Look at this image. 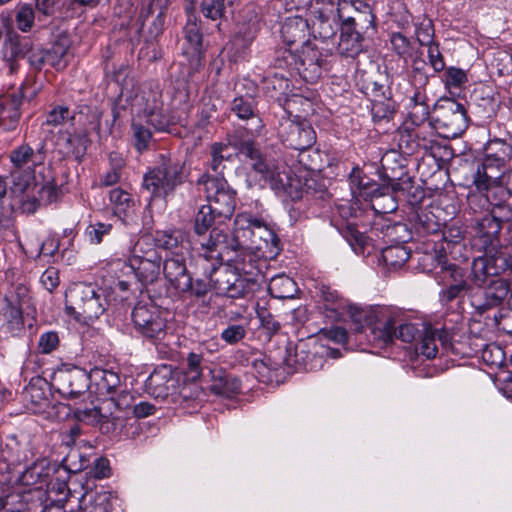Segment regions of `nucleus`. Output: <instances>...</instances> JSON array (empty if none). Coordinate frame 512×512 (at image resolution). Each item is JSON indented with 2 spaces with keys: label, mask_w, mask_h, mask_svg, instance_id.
I'll list each match as a JSON object with an SVG mask.
<instances>
[{
  "label": "nucleus",
  "mask_w": 512,
  "mask_h": 512,
  "mask_svg": "<svg viewBox=\"0 0 512 512\" xmlns=\"http://www.w3.org/2000/svg\"><path fill=\"white\" fill-rule=\"evenodd\" d=\"M234 246L257 252L264 260H272L281 251L280 240L271 226L251 213H240L234 220Z\"/></svg>",
  "instance_id": "f257e3e1"
},
{
  "label": "nucleus",
  "mask_w": 512,
  "mask_h": 512,
  "mask_svg": "<svg viewBox=\"0 0 512 512\" xmlns=\"http://www.w3.org/2000/svg\"><path fill=\"white\" fill-rule=\"evenodd\" d=\"M108 306L106 291L91 284H74L66 293L67 313L86 325L97 320Z\"/></svg>",
  "instance_id": "f03ea898"
},
{
  "label": "nucleus",
  "mask_w": 512,
  "mask_h": 512,
  "mask_svg": "<svg viewBox=\"0 0 512 512\" xmlns=\"http://www.w3.org/2000/svg\"><path fill=\"white\" fill-rule=\"evenodd\" d=\"M187 179L184 162L160 155L157 164L143 176L142 187L151 198L166 199Z\"/></svg>",
  "instance_id": "7ed1b4c3"
},
{
  "label": "nucleus",
  "mask_w": 512,
  "mask_h": 512,
  "mask_svg": "<svg viewBox=\"0 0 512 512\" xmlns=\"http://www.w3.org/2000/svg\"><path fill=\"white\" fill-rule=\"evenodd\" d=\"M229 144L238 150L239 154L251 161L252 169L259 173L272 189L285 190L290 185V176L286 165L265 158L252 138L235 134Z\"/></svg>",
  "instance_id": "20e7f679"
},
{
  "label": "nucleus",
  "mask_w": 512,
  "mask_h": 512,
  "mask_svg": "<svg viewBox=\"0 0 512 512\" xmlns=\"http://www.w3.org/2000/svg\"><path fill=\"white\" fill-rule=\"evenodd\" d=\"M233 242L234 233L229 235L228 232L219 228H212L208 235L206 233L197 235L199 245L196 248L197 269H202L206 276L216 273L222 262L227 261L228 256L238 248L233 245Z\"/></svg>",
  "instance_id": "39448f33"
},
{
  "label": "nucleus",
  "mask_w": 512,
  "mask_h": 512,
  "mask_svg": "<svg viewBox=\"0 0 512 512\" xmlns=\"http://www.w3.org/2000/svg\"><path fill=\"white\" fill-rule=\"evenodd\" d=\"M13 168L10 171L12 178V190L14 193L30 196V190L37 188L35 184V167L45 161L44 146L34 150L28 144L16 147L10 153Z\"/></svg>",
  "instance_id": "423d86ee"
},
{
  "label": "nucleus",
  "mask_w": 512,
  "mask_h": 512,
  "mask_svg": "<svg viewBox=\"0 0 512 512\" xmlns=\"http://www.w3.org/2000/svg\"><path fill=\"white\" fill-rule=\"evenodd\" d=\"M355 321L364 318L365 325L357 328L364 332L371 344L378 348H384L395 340L397 315L387 308H376L369 312L353 314Z\"/></svg>",
  "instance_id": "0eeeda50"
},
{
  "label": "nucleus",
  "mask_w": 512,
  "mask_h": 512,
  "mask_svg": "<svg viewBox=\"0 0 512 512\" xmlns=\"http://www.w3.org/2000/svg\"><path fill=\"white\" fill-rule=\"evenodd\" d=\"M428 127L443 138L453 139L460 136L468 127L465 106L454 99H441L435 107V116Z\"/></svg>",
  "instance_id": "6e6552de"
},
{
  "label": "nucleus",
  "mask_w": 512,
  "mask_h": 512,
  "mask_svg": "<svg viewBox=\"0 0 512 512\" xmlns=\"http://www.w3.org/2000/svg\"><path fill=\"white\" fill-rule=\"evenodd\" d=\"M3 60L8 63L10 73L17 70V59L26 57L30 68L41 71L47 63V54L44 49L34 47L30 40L23 39L14 30L7 31L2 47Z\"/></svg>",
  "instance_id": "1a4fd4ad"
},
{
  "label": "nucleus",
  "mask_w": 512,
  "mask_h": 512,
  "mask_svg": "<svg viewBox=\"0 0 512 512\" xmlns=\"http://www.w3.org/2000/svg\"><path fill=\"white\" fill-rule=\"evenodd\" d=\"M183 32L182 55L185 58V62L181 63V67L183 77L189 82L193 81L196 74L203 68L205 55L203 34L194 15L188 16Z\"/></svg>",
  "instance_id": "9d476101"
},
{
  "label": "nucleus",
  "mask_w": 512,
  "mask_h": 512,
  "mask_svg": "<svg viewBox=\"0 0 512 512\" xmlns=\"http://www.w3.org/2000/svg\"><path fill=\"white\" fill-rule=\"evenodd\" d=\"M198 186L203 187L208 205L218 214V218H230L235 210V192L220 175H202Z\"/></svg>",
  "instance_id": "9b49d317"
},
{
  "label": "nucleus",
  "mask_w": 512,
  "mask_h": 512,
  "mask_svg": "<svg viewBox=\"0 0 512 512\" xmlns=\"http://www.w3.org/2000/svg\"><path fill=\"white\" fill-rule=\"evenodd\" d=\"M364 7V12L358 13L357 17L343 16L340 27V41L338 51L341 55L354 58L363 50V37L357 27L368 28L374 23V15L367 3H359Z\"/></svg>",
  "instance_id": "f8f14e48"
},
{
  "label": "nucleus",
  "mask_w": 512,
  "mask_h": 512,
  "mask_svg": "<svg viewBox=\"0 0 512 512\" xmlns=\"http://www.w3.org/2000/svg\"><path fill=\"white\" fill-rule=\"evenodd\" d=\"M131 316L136 332L143 338L161 340L166 335L167 321L157 306L138 303Z\"/></svg>",
  "instance_id": "ddd939ff"
},
{
  "label": "nucleus",
  "mask_w": 512,
  "mask_h": 512,
  "mask_svg": "<svg viewBox=\"0 0 512 512\" xmlns=\"http://www.w3.org/2000/svg\"><path fill=\"white\" fill-rule=\"evenodd\" d=\"M213 289L218 295L237 299L252 295L259 287L255 278L245 277L230 268L217 270Z\"/></svg>",
  "instance_id": "4468645a"
},
{
  "label": "nucleus",
  "mask_w": 512,
  "mask_h": 512,
  "mask_svg": "<svg viewBox=\"0 0 512 512\" xmlns=\"http://www.w3.org/2000/svg\"><path fill=\"white\" fill-rule=\"evenodd\" d=\"M322 61L317 50H311V55L301 50V55L297 56L291 49H285L278 52L275 66L280 69H296L304 78L313 80L321 75Z\"/></svg>",
  "instance_id": "2eb2a0df"
},
{
  "label": "nucleus",
  "mask_w": 512,
  "mask_h": 512,
  "mask_svg": "<svg viewBox=\"0 0 512 512\" xmlns=\"http://www.w3.org/2000/svg\"><path fill=\"white\" fill-rule=\"evenodd\" d=\"M89 383L86 371L76 366L58 369L52 378L54 389L67 399H75L84 394Z\"/></svg>",
  "instance_id": "dca6fc26"
},
{
  "label": "nucleus",
  "mask_w": 512,
  "mask_h": 512,
  "mask_svg": "<svg viewBox=\"0 0 512 512\" xmlns=\"http://www.w3.org/2000/svg\"><path fill=\"white\" fill-rule=\"evenodd\" d=\"M279 137L284 145L295 150H306L316 142V133L307 120L287 118L280 123Z\"/></svg>",
  "instance_id": "f3484780"
},
{
  "label": "nucleus",
  "mask_w": 512,
  "mask_h": 512,
  "mask_svg": "<svg viewBox=\"0 0 512 512\" xmlns=\"http://www.w3.org/2000/svg\"><path fill=\"white\" fill-rule=\"evenodd\" d=\"M508 259L502 251H484V255L473 260L471 281L477 287H483L508 268Z\"/></svg>",
  "instance_id": "a211bd4d"
},
{
  "label": "nucleus",
  "mask_w": 512,
  "mask_h": 512,
  "mask_svg": "<svg viewBox=\"0 0 512 512\" xmlns=\"http://www.w3.org/2000/svg\"><path fill=\"white\" fill-rule=\"evenodd\" d=\"M179 377L170 365H159L146 380V389L155 398L165 399L176 394L182 395L179 390Z\"/></svg>",
  "instance_id": "6ab92c4d"
},
{
  "label": "nucleus",
  "mask_w": 512,
  "mask_h": 512,
  "mask_svg": "<svg viewBox=\"0 0 512 512\" xmlns=\"http://www.w3.org/2000/svg\"><path fill=\"white\" fill-rule=\"evenodd\" d=\"M429 131L424 128L409 127L405 125L397 131L398 147L403 154L413 155L421 150L428 151L435 142L434 132L431 127Z\"/></svg>",
  "instance_id": "aec40b11"
},
{
  "label": "nucleus",
  "mask_w": 512,
  "mask_h": 512,
  "mask_svg": "<svg viewBox=\"0 0 512 512\" xmlns=\"http://www.w3.org/2000/svg\"><path fill=\"white\" fill-rule=\"evenodd\" d=\"M502 226L489 214L475 220L473 245L483 251H499Z\"/></svg>",
  "instance_id": "412c9836"
},
{
  "label": "nucleus",
  "mask_w": 512,
  "mask_h": 512,
  "mask_svg": "<svg viewBox=\"0 0 512 512\" xmlns=\"http://www.w3.org/2000/svg\"><path fill=\"white\" fill-rule=\"evenodd\" d=\"M483 287V299H472L473 306L480 313L501 305L511 291L509 282L499 277L491 279Z\"/></svg>",
  "instance_id": "4be33fe9"
},
{
  "label": "nucleus",
  "mask_w": 512,
  "mask_h": 512,
  "mask_svg": "<svg viewBox=\"0 0 512 512\" xmlns=\"http://www.w3.org/2000/svg\"><path fill=\"white\" fill-rule=\"evenodd\" d=\"M308 31V21L300 16H294L285 20L280 32L283 41L288 46L291 47L298 44L302 50H305L306 54L311 55V50L313 49L308 44Z\"/></svg>",
  "instance_id": "5701e85b"
},
{
  "label": "nucleus",
  "mask_w": 512,
  "mask_h": 512,
  "mask_svg": "<svg viewBox=\"0 0 512 512\" xmlns=\"http://www.w3.org/2000/svg\"><path fill=\"white\" fill-rule=\"evenodd\" d=\"M165 278L180 293H185L190 287V274L186 268L183 255L167 258L161 267Z\"/></svg>",
  "instance_id": "b1692460"
},
{
  "label": "nucleus",
  "mask_w": 512,
  "mask_h": 512,
  "mask_svg": "<svg viewBox=\"0 0 512 512\" xmlns=\"http://www.w3.org/2000/svg\"><path fill=\"white\" fill-rule=\"evenodd\" d=\"M89 143L88 136L85 132H59L56 139V147L64 157H74L81 160L86 153Z\"/></svg>",
  "instance_id": "393cba45"
},
{
  "label": "nucleus",
  "mask_w": 512,
  "mask_h": 512,
  "mask_svg": "<svg viewBox=\"0 0 512 512\" xmlns=\"http://www.w3.org/2000/svg\"><path fill=\"white\" fill-rule=\"evenodd\" d=\"M263 257L257 256V252L244 247L234 249L228 256L227 262L234 268V272L245 277L255 278L259 274L258 262Z\"/></svg>",
  "instance_id": "a878e982"
},
{
  "label": "nucleus",
  "mask_w": 512,
  "mask_h": 512,
  "mask_svg": "<svg viewBox=\"0 0 512 512\" xmlns=\"http://www.w3.org/2000/svg\"><path fill=\"white\" fill-rule=\"evenodd\" d=\"M154 242L157 247L168 250L173 255H183L189 248L186 232L178 228L157 230Z\"/></svg>",
  "instance_id": "bb28decb"
},
{
  "label": "nucleus",
  "mask_w": 512,
  "mask_h": 512,
  "mask_svg": "<svg viewBox=\"0 0 512 512\" xmlns=\"http://www.w3.org/2000/svg\"><path fill=\"white\" fill-rule=\"evenodd\" d=\"M212 384L210 391L215 395L227 398L233 397L241 391V381L226 373L222 368H214L209 371Z\"/></svg>",
  "instance_id": "cd10ccee"
},
{
  "label": "nucleus",
  "mask_w": 512,
  "mask_h": 512,
  "mask_svg": "<svg viewBox=\"0 0 512 512\" xmlns=\"http://www.w3.org/2000/svg\"><path fill=\"white\" fill-rule=\"evenodd\" d=\"M0 331L10 336L24 332L23 311L0 300Z\"/></svg>",
  "instance_id": "c85d7f7f"
},
{
  "label": "nucleus",
  "mask_w": 512,
  "mask_h": 512,
  "mask_svg": "<svg viewBox=\"0 0 512 512\" xmlns=\"http://www.w3.org/2000/svg\"><path fill=\"white\" fill-rule=\"evenodd\" d=\"M136 278L144 285L154 283L160 276L162 267V257L137 261L126 265Z\"/></svg>",
  "instance_id": "c756f323"
},
{
  "label": "nucleus",
  "mask_w": 512,
  "mask_h": 512,
  "mask_svg": "<svg viewBox=\"0 0 512 512\" xmlns=\"http://www.w3.org/2000/svg\"><path fill=\"white\" fill-rule=\"evenodd\" d=\"M70 46L71 40L69 36L66 33L58 34L52 47L45 50L47 54V64L57 70L64 69L68 64L67 56Z\"/></svg>",
  "instance_id": "7c9ffc66"
},
{
  "label": "nucleus",
  "mask_w": 512,
  "mask_h": 512,
  "mask_svg": "<svg viewBox=\"0 0 512 512\" xmlns=\"http://www.w3.org/2000/svg\"><path fill=\"white\" fill-rule=\"evenodd\" d=\"M89 378L93 381L97 394L103 397L115 394L121 383L117 373L104 369H94Z\"/></svg>",
  "instance_id": "2f4dec72"
},
{
  "label": "nucleus",
  "mask_w": 512,
  "mask_h": 512,
  "mask_svg": "<svg viewBox=\"0 0 512 512\" xmlns=\"http://www.w3.org/2000/svg\"><path fill=\"white\" fill-rule=\"evenodd\" d=\"M52 468L46 458L33 462L20 476V481L26 486L41 487L48 479Z\"/></svg>",
  "instance_id": "473e14b6"
},
{
  "label": "nucleus",
  "mask_w": 512,
  "mask_h": 512,
  "mask_svg": "<svg viewBox=\"0 0 512 512\" xmlns=\"http://www.w3.org/2000/svg\"><path fill=\"white\" fill-rule=\"evenodd\" d=\"M231 111L239 119L251 120L254 123V127L250 128V131L257 132L262 127V121L256 114L255 101L251 96L236 97L231 103Z\"/></svg>",
  "instance_id": "72a5a7b5"
},
{
  "label": "nucleus",
  "mask_w": 512,
  "mask_h": 512,
  "mask_svg": "<svg viewBox=\"0 0 512 512\" xmlns=\"http://www.w3.org/2000/svg\"><path fill=\"white\" fill-rule=\"evenodd\" d=\"M25 399L29 403V409L36 414L45 413L52 406L50 393L35 383L26 387Z\"/></svg>",
  "instance_id": "f704fd0d"
},
{
  "label": "nucleus",
  "mask_w": 512,
  "mask_h": 512,
  "mask_svg": "<svg viewBox=\"0 0 512 512\" xmlns=\"http://www.w3.org/2000/svg\"><path fill=\"white\" fill-rule=\"evenodd\" d=\"M157 256L161 255L157 251V245L154 242V237L142 235L130 249V255L127 259L126 265Z\"/></svg>",
  "instance_id": "c9c22d12"
},
{
  "label": "nucleus",
  "mask_w": 512,
  "mask_h": 512,
  "mask_svg": "<svg viewBox=\"0 0 512 512\" xmlns=\"http://www.w3.org/2000/svg\"><path fill=\"white\" fill-rule=\"evenodd\" d=\"M440 269L437 271V282L442 286L469 284L463 268L454 263L439 261Z\"/></svg>",
  "instance_id": "e433bc0d"
},
{
  "label": "nucleus",
  "mask_w": 512,
  "mask_h": 512,
  "mask_svg": "<svg viewBox=\"0 0 512 512\" xmlns=\"http://www.w3.org/2000/svg\"><path fill=\"white\" fill-rule=\"evenodd\" d=\"M507 162L497 161L495 157H490L487 154H484V158L482 162L478 165L477 170L473 176V180L476 179H486V181H499L502 179L505 173H503V169L505 168Z\"/></svg>",
  "instance_id": "4c0bfd02"
},
{
  "label": "nucleus",
  "mask_w": 512,
  "mask_h": 512,
  "mask_svg": "<svg viewBox=\"0 0 512 512\" xmlns=\"http://www.w3.org/2000/svg\"><path fill=\"white\" fill-rule=\"evenodd\" d=\"M370 111L374 123L389 122L396 114V102L388 94L371 99Z\"/></svg>",
  "instance_id": "58836bf2"
},
{
  "label": "nucleus",
  "mask_w": 512,
  "mask_h": 512,
  "mask_svg": "<svg viewBox=\"0 0 512 512\" xmlns=\"http://www.w3.org/2000/svg\"><path fill=\"white\" fill-rule=\"evenodd\" d=\"M351 189L354 194L373 199L382 188L369 177L362 174L359 169H353L350 174Z\"/></svg>",
  "instance_id": "ea45409f"
},
{
  "label": "nucleus",
  "mask_w": 512,
  "mask_h": 512,
  "mask_svg": "<svg viewBox=\"0 0 512 512\" xmlns=\"http://www.w3.org/2000/svg\"><path fill=\"white\" fill-rule=\"evenodd\" d=\"M473 184L477 190L484 191L490 202L491 209L504 201L507 191L504 189V184L501 183V180L486 181V179H476L473 180Z\"/></svg>",
  "instance_id": "a19ab883"
},
{
  "label": "nucleus",
  "mask_w": 512,
  "mask_h": 512,
  "mask_svg": "<svg viewBox=\"0 0 512 512\" xmlns=\"http://www.w3.org/2000/svg\"><path fill=\"white\" fill-rule=\"evenodd\" d=\"M269 291L278 299L293 298L297 291L296 282L286 275H277L271 279Z\"/></svg>",
  "instance_id": "79ce46f5"
},
{
  "label": "nucleus",
  "mask_w": 512,
  "mask_h": 512,
  "mask_svg": "<svg viewBox=\"0 0 512 512\" xmlns=\"http://www.w3.org/2000/svg\"><path fill=\"white\" fill-rule=\"evenodd\" d=\"M382 258L388 269L398 270L410 258V251L403 245L389 246L383 249Z\"/></svg>",
  "instance_id": "37998d69"
},
{
  "label": "nucleus",
  "mask_w": 512,
  "mask_h": 512,
  "mask_svg": "<svg viewBox=\"0 0 512 512\" xmlns=\"http://www.w3.org/2000/svg\"><path fill=\"white\" fill-rule=\"evenodd\" d=\"M82 512H110V502L106 494L86 492L80 499Z\"/></svg>",
  "instance_id": "c03bdc74"
},
{
  "label": "nucleus",
  "mask_w": 512,
  "mask_h": 512,
  "mask_svg": "<svg viewBox=\"0 0 512 512\" xmlns=\"http://www.w3.org/2000/svg\"><path fill=\"white\" fill-rule=\"evenodd\" d=\"M338 27L339 24L334 19H330L323 13H319V15L312 22V31L314 37L320 38L322 40L333 38L336 35Z\"/></svg>",
  "instance_id": "a18cd8bd"
},
{
  "label": "nucleus",
  "mask_w": 512,
  "mask_h": 512,
  "mask_svg": "<svg viewBox=\"0 0 512 512\" xmlns=\"http://www.w3.org/2000/svg\"><path fill=\"white\" fill-rule=\"evenodd\" d=\"M109 200L113 206L114 214L119 217L127 215L128 211L134 206V200L131 195L121 188L110 190Z\"/></svg>",
  "instance_id": "49530a36"
},
{
  "label": "nucleus",
  "mask_w": 512,
  "mask_h": 512,
  "mask_svg": "<svg viewBox=\"0 0 512 512\" xmlns=\"http://www.w3.org/2000/svg\"><path fill=\"white\" fill-rule=\"evenodd\" d=\"M217 217L218 214L208 204L201 206L194 219L195 234L207 233Z\"/></svg>",
  "instance_id": "de8ad7c7"
},
{
  "label": "nucleus",
  "mask_w": 512,
  "mask_h": 512,
  "mask_svg": "<svg viewBox=\"0 0 512 512\" xmlns=\"http://www.w3.org/2000/svg\"><path fill=\"white\" fill-rule=\"evenodd\" d=\"M484 154L495 157L497 161L508 162L512 157V146L500 139L491 140L486 144Z\"/></svg>",
  "instance_id": "09e8293b"
},
{
  "label": "nucleus",
  "mask_w": 512,
  "mask_h": 512,
  "mask_svg": "<svg viewBox=\"0 0 512 512\" xmlns=\"http://www.w3.org/2000/svg\"><path fill=\"white\" fill-rule=\"evenodd\" d=\"M35 12L31 5L22 4L15 8V22L21 32H29L34 26Z\"/></svg>",
  "instance_id": "8fccbe9b"
},
{
  "label": "nucleus",
  "mask_w": 512,
  "mask_h": 512,
  "mask_svg": "<svg viewBox=\"0 0 512 512\" xmlns=\"http://www.w3.org/2000/svg\"><path fill=\"white\" fill-rule=\"evenodd\" d=\"M75 119L74 111H71L68 106L59 105L54 107L46 116L44 124L48 126H59L71 123Z\"/></svg>",
  "instance_id": "3c124183"
},
{
  "label": "nucleus",
  "mask_w": 512,
  "mask_h": 512,
  "mask_svg": "<svg viewBox=\"0 0 512 512\" xmlns=\"http://www.w3.org/2000/svg\"><path fill=\"white\" fill-rule=\"evenodd\" d=\"M134 146L139 153L146 151L152 140V133L143 124L133 121L131 124Z\"/></svg>",
  "instance_id": "603ef678"
},
{
  "label": "nucleus",
  "mask_w": 512,
  "mask_h": 512,
  "mask_svg": "<svg viewBox=\"0 0 512 512\" xmlns=\"http://www.w3.org/2000/svg\"><path fill=\"white\" fill-rule=\"evenodd\" d=\"M408 107V117L411 125L418 128H424L429 131L428 123L426 124L430 114L429 105L427 103H423L420 105H409Z\"/></svg>",
  "instance_id": "864d4df0"
},
{
  "label": "nucleus",
  "mask_w": 512,
  "mask_h": 512,
  "mask_svg": "<svg viewBox=\"0 0 512 512\" xmlns=\"http://www.w3.org/2000/svg\"><path fill=\"white\" fill-rule=\"evenodd\" d=\"M29 299V289L25 285L19 284L6 293L0 300L12 306H16L23 311V306L29 302Z\"/></svg>",
  "instance_id": "5fc2aeb1"
},
{
  "label": "nucleus",
  "mask_w": 512,
  "mask_h": 512,
  "mask_svg": "<svg viewBox=\"0 0 512 512\" xmlns=\"http://www.w3.org/2000/svg\"><path fill=\"white\" fill-rule=\"evenodd\" d=\"M232 154L229 152V146L222 143H214L211 147L210 168L219 175L220 170L224 167L223 161L229 160Z\"/></svg>",
  "instance_id": "6e6d98bb"
},
{
  "label": "nucleus",
  "mask_w": 512,
  "mask_h": 512,
  "mask_svg": "<svg viewBox=\"0 0 512 512\" xmlns=\"http://www.w3.org/2000/svg\"><path fill=\"white\" fill-rule=\"evenodd\" d=\"M112 224L96 222L87 226L85 230V237L91 244H100L104 237L109 235L112 231Z\"/></svg>",
  "instance_id": "4d7b16f0"
},
{
  "label": "nucleus",
  "mask_w": 512,
  "mask_h": 512,
  "mask_svg": "<svg viewBox=\"0 0 512 512\" xmlns=\"http://www.w3.org/2000/svg\"><path fill=\"white\" fill-rule=\"evenodd\" d=\"M134 106H139V112L141 111L147 118L149 115L162 108V102L156 93L150 92L147 96L144 94L139 98L137 97Z\"/></svg>",
  "instance_id": "13d9d810"
},
{
  "label": "nucleus",
  "mask_w": 512,
  "mask_h": 512,
  "mask_svg": "<svg viewBox=\"0 0 512 512\" xmlns=\"http://www.w3.org/2000/svg\"><path fill=\"white\" fill-rule=\"evenodd\" d=\"M420 335L421 331L415 324L404 322L399 316H397L395 339H399L405 343H411Z\"/></svg>",
  "instance_id": "bf43d9fd"
},
{
  "label": "nucleus",
  "mask_w": 512,
  "mask_h": 512,
  "mask_svg": "<svg viewBox=\"0 0 512 512\" xmlns=\"http://www.w3.org/2000/svg\"><path fill=\"white\" fill-rule=\"evenodd\" d=\"M417 354L425 356L427 359L435 358L438 347L435 341V335L426 328L423 332L420 342L416 346Z\"/></svg>",
  "instance_id": "052dcab7"
},
{
  "label": "nucleus",
  "mask_w": 512,
  "mask_h": 512,
  "mask_svg": "<svg viewBox=\"0 0 512 512\" xmlns=\"http://www.w3.org/2000/svg\"><path fill=\"white\" fill-rule=\"evenodd\" d=\"M60 345V337L57 331L49 330L39 336L37 348L41 354H50Z\"/></svg>",
  "instance_id": "680f3d73"
},
{
  "label": "nucleus",
  "mask_w": 512,
  "mask_h": 512,
  "mask_svg": "<svg viewBox=\"0 0 512 512\" xmlns=\"http://www.w3.org/2000/svg\"><path fill=\"white\" fill-rule=\"evenodd\" d=\"M200 270L203 272L202 269ZM202 275L204 278H198L195 281H193L192 277L190 276V287L186 290L185 293H190L196 297H203L211 288H213V281L215 280V278H213L214 274H211V276H206L204 273H202Z\"/></svg>",
  "instance_id": "e2e57ef3"
},
{
  "label": "nucleus",
  "mask_w": 512,
  "mask_h": 512,
  "mask_svg": "<svg viewBox=\"0 0 512 512\" xmlns=\"http://www.w3.org/2000/svg\"><path fill=\"white\" fill-rule=\"evenodd\" d=\"M320 295L323 301L327 304V308L332 311H339L346 306V301L340 296L338 291L328 286H322Z\"/></svg>",
  "instance_id": "0e129e2a"
},
{
  "label": "nucleus",
  "mask_w": 512,
  "mask_h": 512,
  "mask_svg": "<svg viewBox=\"0 0 512 512\" xmlns=\"http://www.w3.org/2000/svg\"><path fill=\"white\" fill-rule=\"evenodd\" d=\"M76 415L80 421L91 425L103 423L109 418L108 415L102 413V408L96 406L92 408L78 409Z\"/></svg>",
  "instance_id": "69168bd1"
},
{
  "label": "nucleus",
  "mask_w": 512,
  "mask_h": 512,
  "mask_svg": "<svg viewBox=\"0 0 512 512\" xmlns=\"http://www.w3.org/2000/svg\"><path fill=\"white\" fill-rule=\"evenodd\" d=\"M390 42L394 52L401 58L407 59L412 56L411 43L402 33H393L391 35Z\"/></svg>",
  "instance_id": "338daca9"
},
{
  "label": "nucleus",
  "mask_w": 512,
  "mask_h": 512,
  "mask_svg": "<svg viewBox=\"0 0 512 512\" xmlns=\"http://www.w3.org/2000/svg\"><path fill=\"white\" fill-rule=\"evenodd\" d=\"M203 356L194 352H191L187 356V367L185 371L186 378L191 381L200 379L203 371Z\"/></svg>",
  "instance_id": "774afa93"
}]
</instances>
